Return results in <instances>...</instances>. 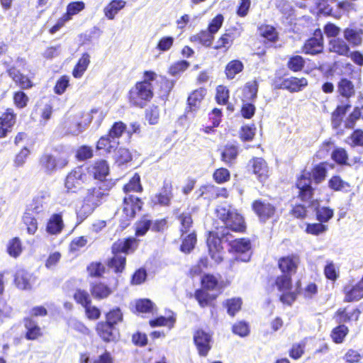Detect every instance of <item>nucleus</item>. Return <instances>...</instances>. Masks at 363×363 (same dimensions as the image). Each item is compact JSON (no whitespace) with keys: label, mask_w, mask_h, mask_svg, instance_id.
<instances>
[{"label":"nucleus","mask_w":363,"mask_h":363,"mask_svg":"<svg viewBox=\"0 0 363 363\" xmlns=\"http://www.w3.org/2000/svg\"><path fill=\"white\" fill-rule=\"evenodd\" d=\"M7 252L10 256L18 257L22 252V245L18 238H14L9 242Z\"/></svg>","instance_id":"obj_45"},{"label":"nucleus","mask_w":363,"mask_h":363,"mask_svg":"<svg viewBox=\"0 0 363 363\" xmlns=\"http://www.w3.org/2000/svg\"><path fill=\"white\" fill-rule=\"evenodd\" d=\"M234 40V37L230 33H224L221 35V37L218 40L216 45L214 46V49L219 50L224 48L225 50H228L230 47L232 45L233 42Z\"/></svg>","instance_id":"obj_48"},{"label":"nucleus","mask_w":363,"mask_h":363,"mask_svg":"<svg viewBox=\"0 0 363 363\" xmlns=\"http://www.w3.org/2000/svg\"><path fill=\"white\" fill-rule=\"evenodd\" d=\"M16 116L12 108H7L0 116V138H4L9 132L11 131L16 123Z\"/></svg>","instance_id":"obj_15"},{"label":"nucleus","mask_w":363,"mask_h":363,"mask_svg":"<svg viewBox=\"0 0 363 363\" xmlns=\"http://www.w3.org/2000/svg\"><path fill=\"white\" fill-rule=\"evenodd\" d=\"M217 217L225 225L220 230L216 233L211 232L207 239L209 252L213 251H222V240H228L229 230L243 232L245 229L243 218L237 211L227 203L218 206L216 210Z\"/></svg>","instance_id":"obj_1"},{"label":"nucleus","mask_w":363,"mask_h":363,"mask_svg":"<svg viewBox=\"0 0 363 363\" xmlns=\"http://www.w3.org/2000/svg\"><path fill=\"white\" fill-rule=\"evenodd\" d=\"M257 90L258 84L257 82L253 81L247 83L242 89L243 102L253 101L257 97Z\"/></svg>","instance_id":"obj_35"},{"label":"nucleus","mask_w":363,"mask_h":363,"mask_svg":"<svg viewBox=\"0 0 363 363\" xmlns=\"http://www.w3.org/2000/svg\"><path fill=\"white\" fill-rule=\"evenodd\" d=\"M96 207L83 199L80 207L76 210L77 219L78 224L83 222L89 217L95 210Z\"/></svg>","instance_id":"obj_34"},{"label":"nucleus","mask_w":363,"mask_h":363,"mask_svg":"<svg viewBox=\"0 0 363 363\" xmlns=\"http://www.w3.org/2000/svg\"><path fill=\"white\" fill-rule=\"evenodd\" d=\"M260 34L269 42H276L278 39V34L273 26L267 25L259 28Z\"/></svg>","instance_id":"obj_49"},{"label":"nucleus","mask_w":363,"mask_h":363,"mask_svg":"<svg viewBox=\"0 0 363 363\" xmlns=\"http://www.w3.org/2000/svg\"><path fill=\"white\" fill-rule=\"evenodd\" d=\"M213 35L208 30L201 31L197 35L191 37V40L197 39L201 44L206 47H210L213 40Z\"/></svg>","instance_id":"obj_47"},{"label":"nucleus","mask_w":363,"mask_h":363,"mask_svg":"<svg viewBox=\"0 0 363 363\" xmlns=\"http://www.w3.org/2000/svg\"><path fill=\"white\" fill-rule=\"evenodd\" d=\"M126 2L123 0H113L105 8L104 14L110 20H113L115 16L125 7Z\"/></svg>","instance_id":"obj_33"},{"label":"nucleus","mask_w":363,"mask_h":363,"mask_svg":"<svg viewBox=\"0 0 363 363\" xmlns=\"http://www.w3.org/2000/svg\"><path fill=\"white\" fill-rule=\"evenodd\" d=\"M290 275L283 274L276 279V286L278 290L282 293L280 300L284 303L291 305L296 298V292L292 291L291 279Z\"/></svg>","instance_id":"obj_7"},{"label":"nucleus","mask_w":363,"mask_h":363,"mask_svg":"<svg viewBox=\"0 0 363 363\" xmlns=\"http://www.w3.org/2000/svg\"><path fill=\"white\" fill-rule=\"evenodd\" d=\"M238 155V147L234 144H227L221 150V160L229 167L232 166Z\"/></svg>","instance_id":"obj_25"},{"label":"nucleus","mask_w":363,"mask_h":363,"mask_svg":"<svg viewBox=\"0 0 363 363\" xmlns=\"http://www.w3.org/2000/svg\"><path fill=\"white\" fill-rule=\"evenodd\" d=\"M250 164L255 174L262 182L269 176V167L265 160L261 157L253 158Z\"/></svg>","instance_id":"obj_22"},{"label":"nucleus","mask_w":363,"mask_h":363,"mask_svg":"<svg viewBox=\"0 0 363 363\" xmlns=\"http://www.w3.org/2000/svg\"><path fill=\"white\" fill-rule=\"evenodd\" d=\"M9 75L13 80L23 89H28L32 86V83L27 76L21 74L14 67H9L6 65Z\"/></svg>","instance_id":"obj_29"},{"label":"nucleus","mask_w":363,"mask_h":363,"mask_svg":"<svg viewBox=\"0 0 363 363\" xmlns=\"http://www.w3.org/2000/svg\"><path fill=\"white\" fill-rule=\"evenodd\" d=\"M304 65L305 61L303 58L299 55H295L291 57L287 63L289 69L294 72H298L301 70Z\"/></svg>","instance_id":"obj_57"},{"label":"nucleus","mask_w":363,"mask_h":363,"mask_svg":"<svg viewBox=\"0 0 363 363\" xmlns=\"http://www.w3.org/2000/svg\"><path fill=\"white\" fill-rule=\"evenodd\" d=\"M50 199L48 191H41L33 199L31 205L32 211L35 213H40L45 210Z\"/></svg>","instance_id":"obj_23"},{"label":"nucleus","mask_w":363,"mask_h":363,"mask_svg":"<svg viewBox=\"0 0 363 363\" xmlns=\"http://www.w3.org/2000/svg\"><path fill=\"white\" fill-rule=\"evenodd\" d=\"M333 160L339 164H347L348 155L346 150L341 147L335 148L331 155Z\"/></svg>","instance_id":"obj_58"},{"label":"nucleus","mask_w":363,"mask_h":363,"mask_svg":"<svg viewBox=\"0 0 363 363\" xmlns=\"http://www.w3.org/2000/svg\"><path fill=\"white\" fill-rule=\"evenodd\" d=\"M333 210L322 207L316 209L317 218L320 222H328L333 216Z\"/></svg>","instance_id":"obj_63"},{"label":"nucleus","mask_w":363,"mask_h":363,"mask_svg":"<svg viewBox=\"0 0 363 363\" xmlns=\"http://www.w3.org/2000/svg\"><path fill=\"white\" fill-rule=\"evenodd\" d=\"M242 301L239 298L229 299L225 303V306L228 308V313L232 316L235 315V314L240 309Z\"/></svg>","instance_id":"obj_61"},{"label":"nucleus","mask_w":363,"mask_h":363,"mask_svg":"<svg viewBox=\"0 0 363 363\" xmlns=\"http://www.w3.org/2000/svg\"><path fill=\"white\" fill-rule=\"evenodd\" d=\"M143 189L140 184V177L139 174H135L134 176L130 179L129 182L123 187V191L126 196H130L131 192H140Z\"/></svg>","instance_id":"obj_40"},{"label":"nucleus","mask_w":363,"mask_h":363,"mask_svg":"<svg viewBox=\"0 0 363 363\" xmlns=\"http://www.w3.org/2000/svg\"><path fill=\"white\" fill-rule=\"evenodd\" d=\"M202 288L209 291L220 293V287L217 279L211 274H206L201 280Z\"/></svg>","instance_id":"obj_38"},{"label":"nucleus","mask_w":363,"mask_h":363,"mask_svg":"<svg viewBox=\"0 0 363 363\" xmlns=\"http://www.w3.org/2000/svg\"><path fill=\"white\" fill-rule=\"evenodd\" d=\"M64 228L62 216L60 213H54L49 218L46 231L51 235L60 234Z\"/></svg>","instance_id":"obj_24"},{"label":"nucleus","mask_w":363,"mask_h":363,"mask_svg":"<svg viewBox=\"0 0 363 363\" xmlns=\"http://www.w3.org/2000/svg\"><path fill=\"white\" fill-rule=\"evenodd\" d=\"M189 65V62L186 60L176 62L169 68V73L174 77L179 76L188 69Z\"/></svg>","instance_id":"obj_46"},{"label":"nucleus","mask_w":363,"mask_h":363,"mask_svg":"<svg viewBox=\"0 0 363 363\" xmlns=\"http://www.w3.org/2000/svg\"><path fill=\"white\" fill-rule=\"evenodd\" d=\"M110 186L104 182H98L95 186L86 189L83 199L96 207L99 206L101 201L108 195Z\"/></svg>","instance_id":"obj_8"},{"label":"nucleus","mask_w":363,"mask_h":363,"mask_svg":"<svg viewBox=\"0 0 363 363\" xmlns=\"http://www.w3.org/2000/svg\"><path fill=\"white\" fill-rule=\"evenodd\" d=\"M252 208L262 222L271 218L276 211L275 206L266 200L254 201Z\"/></svg>","instance_id":"obj_11"},{"label":"nucleus","mask_w":363,"mask_h":363,"mask_svg":"<svg viewBox=\"0 0 363 363\" xmlns=\"http://www.w3.org/2000/svg\"><path fill=\"white\" fill-rule=\"evenodd\" d=\"M90 62V56L87 53L83 54L73 70V76L80 78L88 67Z\"/></svg>","instance_id":"obj_37"},{"label":"nucleus","mask_w":363,"mask_h":363,"mask_svg":"<svg viewBox=\"0 0 363 363\" xmlns=\"http://www.w3.org/2000/svg\"><path fill=\"white\" fill-rule=\"evenodd\" d=\"M115 160L118 165L123 164L132 160V155L126 148H119L115 153Z\"/></svg>","instance_id":"obj_50"},{"label":"nucleus","mask_w":363,"mask_h":363,"mask_svg":"<svg viewBox=\"0 0 363 363\" xmlns=\"http://www.w3.org/2000/svg\"><path fill=\"white\" fill-rule=\"evenodd\" d=\"M109 167L105 160H101L89 165L87 168V172L92 175L94 179L101 180L108 174Z\"/></svg>","instance_id":"obj_20"},{"label":"nucleus","mask_w":363,"mask_h":363,"mask_svg":"<svg viewBox=\"0 0 363 363\" xmlns=\"http://www.w3.org/2000/svg\"><path fill=\"white\" fill-rule=\"evenodd\" d=\"M328 186L334 191H347L350 185L339 176H333L328 182Z\"/></svg>","instance_id":"obj_44"},{"label":"nucleus","mask_w":363,"mask_h":363,"mask_svg":"<svg viewBox=\"0 0 363 363\" xmlns=\"http://www.w3.org/2000/svg\"><path fill=\"white\" fill-rule=\"evenodd\" d=\"M343 35L352 47H358L362 43L363 31L362 29L347 28L344 30Z\"/></svg>","instance_id":"obj_26"},{"label":"nucleus","mask_w":363,"mask_h":363,"mask_svg":"<svg viewBox=\"0 0 363 363\" xmlns=\"http://www.w3.org/2000/svg\"><path fill=\"white\" fill-rule=\"evenodd\" d=\"M339 93L345 98H350L354 94V85L347 79H342L337 85Z\"/></svg>","instance_id":"obj_39"},{"label":"nucleus","mask_w":363,"mask_h":363,"mask_svg":"<svg viewBox=\"0 0 363 363\" xmlns=\"http://www.w3.org/2000/svg\"><path fill=\"white\" fill-rule=\"evenodd\" d=\"M40 164L46 172L51 173L57 168H62L66 166L67 161L62 157L56 158L51 155L45 154L40 157Z\"/></svg>","instance_id":"obj_13"},{"label":"nucleus","mask_w":363,"mask_h":363,"mask_svg":"<svg viewBox=\"0 0 363 363\" xmlns=\"http://www.w3.org/2000/svg\"><path fill=\"white\" fill-rule=\"evenodd\" d=\"M172 197V183L169 181L165 180L160 191L152 197V202L154 204L167 206H169Z\"/></svg>","instance_id":"obj_14"},{"label":"nucleus","mask_w":363,"mask_h":363,"mask_svg":"<svg viewBox=\"0 0 363 363\" xmlns=\"http://www.w3.org/2000/svg\"><path fill=\"white\" fill-rule=\"evenodd\" d=\"M347 333V328L344 325H341L333 329L331 337L335 342L340 343L343 341Z\"/></svg>","instance_id":"obj_55"},{"label":"nucleus","mask_w":363,"mask_h":363,"mask_svg":"<svg viewBox=\"0 0 363 363\" xmlns=\"http://www.w3.org/2000/svg\"><path fill=\"white\" fill-rule=\"evenodd\" d=\"M217 292L209 291V290L201 289L196 291L195 298L201 307L209 306L212 301L218 296Z\"/></svg>","instance_id":"obj_28"},{"label":"nucleus","mask_w":363,"mask_h":363,"mask_svg":"<svg viewBox=\"0 0 363 363\" xmlns=\"http://www.w3.org/2000/svg\"><path fill=\"white\" fill-rule=\"evenodd\" d=\"M196 242V236L194 233H189L183 240L181 245V250L184 252H189Z\"/></svg>","instance_id":"obj_59"},{"label":"nucleus","mask_w":363,"mask_h":363,"mask_svg":"<svg viewBox=\"0 0 363 363\" xmlns=\"http://www.w3.org/2000/svg\"><path fill=\"white\" fill-rule=\"evenodd\" d=\"M24 324L27 330L26 335L27 339L35 340L42 335L41 328L31 318H25Z\"/></svg>","instance_id":"obj_30"},{"label":"nucleus","mask_w":363,"mask_h":363,"mask_svg":"<svg viewBox=\"0 0 363 363\" xmlns=\"http://www.w3.org/2000/svg\"><path fill=\"white\" fill-rule=\"evenodd\" d=\"M299 264V257L290 255L282 257L279 261V267L284 274L291 276L295 274Z\"/></svg>","instance_id":"obj_19"},{"label":"nucleus","mask_w":363,"mask_h":363,"mask_svg":"<svg viewBox=\"0 0 363 363\" xmlns=\"http://www.w3.org/2000/svg\"><path fill=\"white\" fill-rule=\"evenodd\" d=\"M363 298V284L359 282L348 291L345 296V301L350 302L358 301Z\"/></svg>","instance_id":"obj_43"},{"label":"nucleus","mask_w":363,"mask_h":363,"mask_svg":"<svg viewBox=\"0 0 363 363\" xmlns=\"http://www.w3.org/2000/svg\"><path fill=\"white\" fill-rule=\"evenodd\" d=\"M175 320L176 319L173 315L169 316L167 318L164 317V316H160L155 320H150V325L152 327L169 326V328H172V327H173Z\"/></svg>","instance_id":"obj_54"},{"label":"nucleus","mask_w":363,"mask_h":363,"mask_svg":"<svg viewBox=\"0 0 363 363\" xmlns=\"http://www.w3.org/2000/svg\"><path fill=\"white\" fill-rule=\"evenodd\" d=\"M143 202L133 195L125 196L123 199V211L127 218H133L137 211H140Z\"/></svg>","instance_id":"obj_18"},{"label":"nucleus","mask_w":363,"mask_h":363,"mask_svg":"<svg viewBox=\"0 0 363 363\" xmlns=\"http://www.w3.org/2000/svg\"><path fill=\"white\" fill-rule=\"evenodd\" d=\"M87 180L88 176L85 169L78 167L67 174L65 186L68 191L77 192Z\"/></svg>","instance_id":"obj_9"},{"label":"nucleus","mask_w":363,"mask_h":363,"mask_svg":"<svg viewBox=\"0 0 363 363\" xmlns=\"http://www.w3.org/2000/svg\"><path fill=\"white\" fill-rule=\"evenodd\" d=\"M199 196H204L206 199H213L220 195V189L213 185H206L200 189Z\"/></svg>","instance_id":"obj_51"},{"label":"nucleus","mask_w":363,"mask_h":363,"mask_svg":"<svg viewBox=\"0 0 363 363\" xmlns=\"http://www.w3.org/2000/svg\"><path fill=\"white\" fill-rule=\"evenodd\" d=\"M69 327L83 335H89L90 330L82 322L76 319H69L68 321Z\"/></svg>","instance_id":"obj_62"},{"label":"nucleus","mask_w":363,"mask_h":363,"mask_svg":"<svg viewBox=\"0 0 363 363\" xmlns=\"http://www.w3.org/2000/svg\"><path fill=\"white\" fill-rule=\"evenodd\" d=\"M145 118L151 125L157 124L160 118V109L157 106H152L146 110Z\"/></svg>","instance_id":"obj_60"},{"label":"nucleus","mask_w":363,"mask_h":363,"mask_svg":"<svg viewBox=\"0 0 363 363\" xmlns=\"http://www.w3.org/2000/svg\"><path fill=\"white\" fill-rule=\"evenodd\" d=\"M323 43L321 31L318 30L315 33V37L308 40L303 46L306 54L316 55L323 51Z\"/></svg>","instance_id":"obj_17"},{"label":"nucleus","mask_w":363,"mask_h":363,"mask_svg":"<svg viewBox=\"0 0 363 363\" xmlns=\"http://www.w3.org/2000/svg\"><path fill=\"white\" fill-rule=\"evenodd\" d=\"M243 69V65L240 60H232L226 65L225 74L228 79H233Z\"/></svg>","instance_id":"obj_41"},{"label":"nucleus","mask_w":363,"mask_h":363,"mask_svg":"<svg viewBox=\"0 0 363 363\" xmlns=\"http://www.w3.org/2000/svg\"><path fill=\"white\" fill-rule=\"evenodd\" d=\"M23 224L26 226V230L28 234L34 235L38 230V222L33 215L26 212L23 216Z\"/></svg>","instance_id":"obj_42"},{"label":"nucleus","mask_w":363,"mask_h":363,"mask_svg":"<svg viewBox=\"0 0 363 363\" xmlns=\"http://www.w3.org/2000/svg\"><path fill=\"white\" fill-rule=\"evenodd\" d=\"M194 341L199 354L206 357L211 348V335L203 330H199L194 333Z\"/></svg>","instance_id":"obj_10"},{"label":"nucleus","mask_w":363,"mask_h":363,"mask_svg":"<svg viewBox=\"0 0 363 363\" xmlns=\"http://www.w3.org/2000/svg\"><path fill=\"white\" fill-rule=\"evenodd\" d=\"M74 298L77 303L81 304L84 308L91 303L89 293L84 290L77 289L74 294Z\"/></svg>","instance_id":"obj_53"},{"label":"nucleus","mask_w":363,"mask_h":363,"mask_svg":"<svg viewBox=\"0 0 363 363\" xmlns=\"http://www.w3.org/2000/svg\"><path fill=\"white\" fill-rule=\"evenodd\" d=\"M157 74L151 71L144 74L143 82L137 83L129 92L130 102L136 106L143 107L145 101H149L153 96V82L156 80Z\"/></svg>","instance_id":"obj_2"},{"label":"nucleus","mask_w":363,"mask_h":363,"mask_svg":"<svg viewBox=\"0 0 363 363\" xmlns=\"http://www.w3.org/2000/svg\"><path fill=\"white\" fill-rule=\"evenodd\" d=\"M92 121L89 113H78L67 117L62 124L64 135H78L84 131Z\"/></svg>","instance_id":"obj_5"},{"label":"nucleus","mask_w":363,"mask_h":363,"mask_svg":"<svg viewBox=\"0 0 363 363\" xmlns=\"http://www.w3.org/2000/svg\"><path fill=\"white\" fill-rule=\"evenodd\" d=\"M308 82L305 78L289 77L284 79L281 82L279 88L287 89L291 92L299 91L307 86Z\"/></svg>","instance_id":"obj_21"},{"label":"nucleus","mask_w":363,"mask_h":363,"mask_svg":"<svg viewBox=\"0 0 363 363\" xmlns=\"http://www.w3.org/2000/svg\"><path fill=\"white\" fill-rule=\"evenodd\" d=\"M179 220L181 223L180 230L184 235V233H186L190 231V228L192 226V218L189 213H182L179 216Z\"/></svg>","instance_id":"obj_52"},{"label":"nucleus","mask_w":363,"mask_h":363,"mask_svg":"<svg viewBox=\"0 0 363 363\" xmlns=\"http://www.w3.org/2000/svg\"><path fill=\"white\" fill-rule=\"evenodd\" d=\"M31 279V274L23 269L18 270L15 276V283L21 289H30Z\"/></svg>","instance_id":"obj_31"},{"label":"nucleus","mask_w":363,"mask_h":363,"mask_svg":"<svg viewBox=\"0 0 363 363\" xmlns=\"http://www.w3.org/2000/svg\"><path fill=\"white\" fill-rule=\"evenodd\" d=\"M230 246L236 252L239 254L236 257L237 260L242 262H248L250 259L251 245L249 240L236 239L230 242Z\"/></svg>","instance_id":"obj_12"},{"label":"nucleus","mask_w":363,"mask_h":363,"mask_svg":"<svg viewBox=\"0 0 363 363\" xmlns=\"http://www.w3.org/2000/svg\"><path fill=\"white\" fill-rule=\"evenodd\" d=\"M330 50L340 55L347 56L350 47L347 43L341 38H335L330 41Z\"/></svg>","instance_id":"obj_32"},{"label":"nucleus","mask_w":363,"mask_h":363,"mask_svg":"<svg viewBox=\"0 0 363 363\" xmlns=\"http://www.w3.org/2000/svg\"><path fill=\"white\" fill-rule=\"evenodd\" d=\"M137 245L138 241L133 238L115 242L112 246V252L114 255L108 262V267L114 269L116 273L122 272L125 265V256L122 254L133 251Z\"/></svg>","instance_id":"obj_4"},{"label":"nucleus","mask_w":363,"mask_h":363,"mask_svg":"<svg viewBox=\"0 0 363 363\" xmlns=\"http://www.w3.org/2000/svg\"><path fill=\"white\" fill-rule=\"evenodd\" d=\"M123 320V314L118 308H113L106 314V323L115 325Z\"/></svg>","instance_id":"obj_56"},{"label":"nucleus","mask_w":363,"mask_h":363,"mask_svg":"<svg viewBox=\"0 0 363 363\" xmlns=\"http://www.w3.org/2000/svg\"><path fill=\"white\" fill-rule=\"evenodd\" d=\"M206 90L201 88L194 91L189 95L188 98V104L192 111H196L199 108L201 101L206 95Z\"/></svg>","instance_id":"obj_36"},{"label":"nucleus","mask_w":363,"mask_h":363,"mask_svg":"<svg viewBox=\"0 0 363 363\" xmlns=\"http://www.w3.org/2000/svg\"><path fill=\"white\" fill-rule=\"evenodd\" d=\"M326 173V164L320 163L313 168L312 174L310 172H304L298 179L296 187L298 189V196L302 201H308L312 197L311 176L315 182L319 184L325 179Z\"/></svg>","instance_id":"obj_3"},{"label":"nucleus","mask_w":363,"mask_h":363,"mask_svg":"<svg viewBox=\"0 0 363 363\" xmlns=\"http://www.w3.org/2000/svg\"><path fill=\"white\" fill-rule=\"evenodd\" d=\"M96 329L98 335L106 342L115 341L119 335L118 330L106 322H99Z\"/></svg>","instance_id":"obj_16"},{"label":"nucleus","mask_w":363,"mask_h":363,"mask_svg":"<svg viewBox=\"0 0 363 363\" xmlns=\"http://www.w3.org/2000/svg\"><path fill=\"white\" fill-rule=\"evenodd\" d=\"M151 220L144 218L135 224V235L143 236L150 229Z\"/></svg>","instance_id":"obj_64"},{"label":"nucleus","mask_w":363,"mask_h":363,"mask_svg":"<svg viewBox=\"0 0 363 363\" xmlns=\"http://www.w3.org/2000/svg\"><path fill=\"white\" fill-rule=\"evenodd\" d=\"M90 291L94 298L99 300L106 298L113 293V290L109 286L101 282L92 283Z\"/></svg>","instance_id":"obj_27"},{"label":"nucleus","mask_w":363,"mask_h":363,"mask_svg":"<svg viewBox=\"0 0 363 363\" xmlns=\"http://www.w3.org/2000/svg\"><path fill=\"white\" fill-rule=\"evenodd\" d=\"M126 130V125L121 121L116 122L110 129L107 135L102 136L98 141L96 147L105 150L108 152L115 150L118 147V139Z\"/></svg>","instance_id":"obj_6"}]
</instances>
